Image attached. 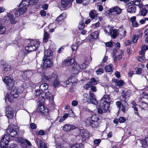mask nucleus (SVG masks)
I'll return each instance as SVG.
<instances>
[{
  "mask_svg": "<svg viewBox=\"0 0 148 148\" xmlns=\"http://www.w3.org/2000/svg\"><path fill=\"white\" fill-rule=\"evenodd\" d=\"M141 49L143 50V51H145L146 50H148V46L145 45H143L141 47Z\"/></svg>",
  "mask_w": 148,
  "mask_h": 148,
  "instance_id": "nucleus-54",
  "label": "nucleus"
},
{
  "mask_svg": "<svg viewBox=\"0 0 148 148\" xmlns=\"http://www.w3.org/2000/svg\"><path fill=\"white\" fill-rule=\"evenodd\" d=\"M40 146V148H47V143L44 142L40 140L39 146Z\"/></svg>",
  "mask_w": 148,
  "mask_h": 148,
  "instance_id": "nucleus-40",
  "label": "nucleus"
},
{
  "mask_svg": "<svg viewBox=\"0 0 148 148\" xmlns=\"http://www.w3.org/2000/svg\"><path fill=\"white\" fill-rule=\"evenodd\" d=\"M36 134L37 135L43 136L46 134L44 130H40L39 131L36 132Z\"/></svg>",
  "mask_w": 148,
  "mask_h": 148,
  "instance_id": "nucleus-44",
  "label": "nucleus"
},
{
  "mask_svg": "<svg viewBox=\"0 0 148 148\" xmlns=\"http://www.w3.org/2000/svg\"><path fill=\"white\" fill-rule=\"evenodd\" d=\"M147 13V10L146 9L145 7H144L140 9L139 13L137 16L139 15V16H144L146 15Z\"/></svg>",
  "mask_w": 148,
  "mask_h": 148,
  "instance_id": "nucleus-25",
  "label": "nucleus"
},
{
  "mask_svg": "<svg viewBox=\"0 0 148 148\" xmlns=\"http://www.w3.org/2000/svg\"><path fill=\"white\" fill-rule=\"evenodd\" d=\"M10 140L9 136L4 134L2 136L1 142V148H7Z\"/></svg>",
  "mask_w": 148,
  "mask_h": 148,
  "instance_id": "nucleus-8",
  "label": "nucleus"
},
{
  "mask_svg": "<svg viewBox=\"0 0 148 148\" xmlns=\"http://www.w3.org/2000/svg\"><path fill=\"white\" fill-rule=\"evenodd\" d=\"M85 25L84 23V18L79 22L78 27L79 30H82L84 28Z\"/></svg>",
  "mask_w": 148,
  "mask_h": 148,
  "instance_id": "nucleus-36",
  "label": "nucleus"
},
{
  "mask_svg": "<svg viewBox=\"0 0 148 148\" xmlns=\"http://www.w3.org/2000/svg\"><path fill=\"white\" fill-rule=\"evenodd\" d=\"M74 0H61V6L63 9L71 6Z\"/></svg>",
  "mask_w": 148,
  "mask_h": 148,
  "instance_id": "nucleus-16",
  "label": "nucleus"
},
{
  "mask_svg": "<svg viewBox=\"0 0 148 148\" xmlns=\"http://www.w3.org/2000/svg\"><path fill=\"white\" fill-rule=\"evenodd\" d=\"M85 123L88 126H91L92 128H96L99 126L100 123L93 121L90 120V119H87L85 121Z\"/></svg>",
  "mask_w": 148,
  "mask_h": 148,
  "instance_id": "nucleus-12",
  "label": "nucleus"
},
{
  "mask_svg": "<svg viewBox=\"0 0 148 148\" xmlns=\"http://www.w3.org/2000/svg\"><path fill=\"white\" fill-rule=\"evenodd\" d=\"M122 10L118 6H116L108 10V14H110L112 12H115L116 14H119L121 12Z\"/></svg>",
  "mask_w": 148,
  "mask_h": 148,
  "instance_id": "nucleus-20",
  "label": "nucleus"
},
{
  "mask_svg": "<svg viewBox=\"0 0 148 148\" xmlns=\"http://www.w3.org/2000/svg\"><path fill=\"white\" fill-rule=\"evenodd\" d=\"M42 81L45 82H53V85L55 87L58 86L60 82L58 80V76L56 74L52 73L51 76H47L45 75L42 78Z\"/></svg>",
  "mask_w": 148,
  "mask_h": 148,
  "instance_id": "nucleus-4",
  "label": "nucleus"
},
{
  "mask_svg": "<svg viewBox=\"0 0 148 148\" xmlns=\"http://www.w3.org/2000/svg\"><path fill=\"white\" fill-rule=\"evenodd\" d=\"M74 59L71 58L70 57H68L66 59H64L62 61V65L63 67H67L72 65L73 63V60Z\"/></svg>",
  "mask_w": 148,
  "mask_h": 148,
  "instance_id": "nucleus-13",
  "label": "nucleus"
},
{
  "mask_svg": "<svg viewBox=\"0 0 148 148\" xmlns=\"http://www.w3.org/2000/svg\"><path fill=\"white\" fill-rule=\"evenodd\" d=\"M48 88V86L47 83H44L42 84L40 86L39 88L40 90L44 92L47 90Z\"/></svg>",
  "mask_w": 148,
  "mask_h": 148,
  "instance_id": "nucleus-32",
  "label": "nucleus"
},
{
  "mask_svg": "<svg viewBox=\"0 0 148 148\" xmlns=\"http://www.w3.org/2000/svg\"><path fill=\"white\" fill-rule=\"evenodd\" d=\"M3 71H9L11 69V65L9 64L5 63L3 65Z\"/></svg>",
  "mask_w": 148,
  "mask_h": 148,
  "instance_id": "nucleus-28",
  "label": "nucleus"
},
{
  "mask_svg": "<svg viewBox=\"0 0 148 148\" xmlns=\"http://www.w3.org/2000/svg\"><path fill=\"white\" fill-rule=\"evenodd\" d=\"M6 28L5 26L2 24L0 25V34H2L5 33Z\"/></svg>",
  "mask_w": 148,
  "mask_h": 148,
  "instance_id": "nucleus-39",
  "label": "nucleus"
},
{
  "mask_svg": "<svg viewBox=\"0 0 148 148\" xmlns=\"http://www.w3.org/2000/svg\"><path fill=\"white\" fill-rule=\"evenodd\" d=\"M140 143L143 147L148 146V136L145 137V139H143L140 141Z\"/></svg>",
  "mask_w": 148,
  "mask_h": 148,
  "instance_id": "nucleus-27",
  "label": "nucleus"
},
{
  "mask_svg": "<svg viewBox=\"0 0 148 148\" xmlns=\"http://www.w3.org/2000/svg\"><path fill=\"white\" fill-rule=\"evenodd\" d=\"M122 93L121 96L124 99H121V101H117L116 102V104L117 108L119 109L118 111H119L120 109L123 112H125L128 106L126 101L129 99L132 93V91L129 90H127L125 92L123 91Z\"/></svg>",
  "mask_w": 148,
  "mask_h": 148,
  "instance_id": "nucleus-1",
  "label": "nucleus"
},
{
  "mask_svg": "<svg viewBox=\"0 0 148 148\" xmlns=\"http://www.w3.org/2000/svg\"><path fill=\"white\" fill-rule=\"evenodd\" d=\"M15 16L16 17H18L20 16L22 14H21L20 12V11H18V10L17 9L16 10V11L14 13Z\"/></svg>",
  "mask_w": 148,
  "mask_h": 148,
  "instance_id": "nucleus-63",
  "label": "nucleus"
},
{
  "mask_svg": "<svg viewBox=\"0 0 148 148\" xmlns=\"http://www.w3.org/2000/svg\"><path fill=\"white\" fill-rule=\"evenodd\" d=\"M143 33L142 32H139V35H134L132 38V41L134 43H136L138 39V38L140 36H141Z\"/></svg>",
  "mask_w": 148,
  "mask_h": 148,
  "instance_id": "nucleus-30",
  "label": "nucleus"
},
{
  "mask_svg": "<svg viewBox=\"0 0 148 148\" xmlns=\"http://www.w3.org/2000/svg\"><path fill=\"white\" fill-rule=\"evenodd\" d=\"M94 37H93L92 34L91 33V34H89L88 36V41L90 42H91L94 40L95 39H94Z\"/></svg>",
  "mask_w": 148,
  "mask_h": 148,
  "instance_id": "nucleus-50",
  "label": "nucleus"
},
{
  "mask_svg": "<svg viewBox=\"0 0 148 148\" xmlns=\"http://www.w3.org/2000/svg\"><path fill=\"white\" fill-rule=\"evenodd\" d=\"M42 66L45 68H49L52 66L53 62L52 59H43Z\"/></svg>",
  "mask_w": 148,
  "mask_h": 148,
  "instance_id": "nucleus-15",
  "label": "nucleus"
},
{
  "mask_svg": "<svg viewBox=\"0 0 148 148\" xmlns=\"http://www.w3.org/2000/svg\"><path fill=\"white\" fill-rule=\"evenodd\" d=\"M89 16L92 20L94 19L98 16L96 11L94 10H91L89 13Z\"/></svg>",
  "mask_w": 148,
  "mask_h": 148,
  "instance_id": "nucleus-23",
  "label": "nucleus"
},
{
  "mask_svg": "<svg viewBox=\"0 0 148 148\" xmlns=\"http://www.w3.org/2000/svg\"><path fill=\"white\" fill-rule=\"evenodd\" d=\"M44 93H45V92L42 91V90H40L39 89H37L35 91L34 94L36 96L38 97L40 95H43Z\"/></svg>",
  "mask_w": 148,
  "mask_h": 148,
  "instance_id": "nucleus-41",
  "label": "nucleus"
},
{
  "mask_svg": "<svg viewBox=\"0 0 148 148\" xmlns=\"http://www.w3.org/2000/svg\"><path fill=\"white\" fill-rule=\"evenodd\" d=\"M110 35H111L112 38L113 39L115 38L117 36V30L116 29H113L110 30Z\"/></svg>",
  "mask_w": 148,
  "mask_h": 148,
  "instance_id": "nucleus-31",
  "label": "nucleus"
},
{
  "mask_svg": "<svg viewBox=\"0 0 148 148\" xmlns=\"http://www.w3.org/2000/svg\"><path fill=\"white\" fill-rule=\"evenodd\" d=\"M142 69L138 68L136 71V73L138 75H140L142 73Z\"/></svg>",
  "mask_w": 148,
  "mask_h": 148,
  "instance_id": "nucleus-62",
  "label": "nucleus"
},
{
  "mask_svg": "<svg viewBox=\"0 0 148 148\" xmlns=\"http://www.w3.org/2000/svg\"><path fill=\"white\" fill-rule=\"evenodd\" d=\"M38 106H44L45 99L44 97L41 96L38 98Z\"/></svg>",
  "mask_w": 148,
  "mask_h": 148,
  "instance_id": "nucleus-37",
  "label": "nucleus"
},
{
  "mask_svg": "<svg viewBox=\"0 0 148 148\" xmlns=\"http://www.w3.org/2000/svg\"><path fill=\"white\" fill-rule=\"evenodd\" d=\"M113 65L110 64L108 65L105 66V70L106 72H110L113 71Z\"/></svg>",
  "mask_w": 148,
  "mask_h": 148,
  "instance_id": "nucleus-33",
  "label": "nucleus"
},
{
  "mask_svg": "<svg viewBox=\"0 0 148 148\" xmlns=\"http://www.w3.org/2000/svg\"><path fill=\"white\" fill-rule=\"evenodd\" d=\"M79 134L84 141L86 140L89 138V134L88 130L86 129H79Z\"/></svg>",
  "mask_w": 148,
  "mask_h": 148,
  "instance_id": "nucleus-11",
  "label": "nucleus"
},
{
  "mask_svg": "<svg viewBox=\"0 0 148 148\" xmlns=\"http://www.w3.org/2000/svg\"><path fill=\"white\" fill-rule=\"evenodd\" d=\"M53 56V51L51 50L48 49L45 51L43 59H52Z\"/></svg>",
  "mask_w": 148,
  "mask_h": 148,
  "instance_id": "nucleus-19",
  "label": "nucleus"
},
{
  "mask_svg": "<svg viewBox=\"0 0 148 148\" xmlns=\"http://www.w3.org/2000/svg\"><path fill=\"white\" fill-rule=\"evenodd\" d=\"M37 110L41 113V115L44 116L46 119L50 118L49 110L47 107L44 106H38Z\"/></svg>",
  "mask_w": 148,
  "mask_h": 148,
  "instance_id": "nucleus-6",
  "label": "nucleus"
},
{
  "mask_svg": "<svg viewBox=\"0 0 148 148\" xmlns=\"http://www.w3.org/2000/svg\"><path fill=\"white\" fill-rule=\"evenodd\" d=\"M18 10V11H20L21 14H22L25 13L27 10V7H24L22 5L21 8H19Z\"/></svg>",
  "mask_w": 148,
  "mask_h": 148,
  "instance_id": "nucleus-38",
  "label": "nucleus"
},
{
  "mask_svg": "<svg viewBox=\"0 0 148 148\" xmlns=\"http://www.w3.org/2000/svg\"><path fill=\"white\" fill-rule=\"evenodd\" d=\"M88 102L89 103L94 104L95 102H97L95 95L92 91L89 92V99H88Z\"/></svg>",
  "mask_w": 148,
  "mask_h": 148,
  "instance_id": "nucleus-18",
  "label": "nucleus"
},
{
  "mask_svg": "<svg viewBox=\"0 0 148 148\" xmlns=\"http://www.w3.org/2000/svg\"><path fill=\"white\" fill-rule=\"evenodd\" d=\"M68 79L71 84H73L75 82L74 80V79H75V78L74 77H73V76L71 77H70L69 78H68Z\"/></svg>",
  "mask_w": 148,
  "mask_h": 148,
  "instance_id": "nucleus-52",
  "label": "nucleus"
},
{
  "mask_svg": "<svg viewBox=\"0 0 148 148\" xmlns=\"http://www.w3.org/2000/svg\"><path fill=\"white\" fill-rule=\"evenodd\" d=\"M113 82L117 84V85L120 87L123 86L124 82L122 80H119L118 79H112Z\"/></svg>",
  "mask_w": 148,
  "mask_h": 148,
  "instance_id": "nucleus-26",
  "label": "nucleus"
},
{
  "mask_svg": "<svg viewBox=\"0 0 148 148\" xmlns=\"http://www.w3.org/2000/svg\"><path fill=\"white\" fill-rule=\"evenodd\" d=\"M132 108H134L135 114L136 115H137L138 116H139L140 115L138 113V108L136 107V106H132Z\"/></svg>",
  "mask_w": 148,
  "mask_h": 148,
  "instance_id": "nucleus-49",
  "label": "nucleus"
},
{
  "mask_svg": "<svg viewBox=\"0 0 148 148\" xmlns=\"http://www.w3.org/2000/svg\"><path fill=\"white\" fill-rule=\"evenodd\" d=\"M79 42H77V43L73 44L71 46L72 49L73 51H75L77 49V44L79 43Z\"/></svg>",
  "mask_w": 148,
  "mask_h": 148,
  "instance_id": "nucleus-48",
  "label": "nucleus"
},
{
  "mask_svg": "<svg viewBox=\"0 0 148 148\" xmlns=\"http://www.w3.org/2000/svg\"><path fill=\"white\" fill-rule=\"evenodd\" d=\"M69 114L70 115V116L73 117L74 116V112L71 109L69 110L68 111Z\"/></svg>",
  "mask_w": 148,
  "mask_h": 148,
  "instance_id": "nucleus-56",
  "label": "nucleus"
},
{
  "mask_svg": "<svg viewBox=\"0 0 148 148\" xmlns=\"http://www.w3.org/2000/svg\"><path fill=\"white\" fill-rule=\"evenodd\" d=\"M40 43L38 40H32L25 47V49L28 52L34 51L38 49Z\"/></svg>",
  "mask_w": 148,
  "mask_h": 148,
  "instance_id": "nucleus-5",
  "label": "nucleus"
},
{
  "mask_svg": "<svg viewBox=\"0 0 148 148\" xmlns=\"http://www.w3.org/2000/svg\"><path fill=\"white\" fill-rule=\"evenodd\" d=\"M33 75V73L31 70H27L23 72L22 76L24 79L27 80V79L31 77Z\"/></svg>",
  "mask_w": 148,
  "mask_h": 148,
  "instance_id": "nucleus-21",
  "label": "nucleus"
},
{
  "mask_svg": "<svg viewBox=\"0 0 148 148\" xmlns=\"http://www.w3.org/2000/svg\"><path fill=\"white\" fill-rule=\"evenodd\" d=\"M66 14L64 13H62L60 14L59 16H58L56 19V21L58 22L61 21L62 20L65 18Z\"/></svg>",
  "mask_w": 148,
  "mask_h": 148,
  "instance_id": "nucleus-34",
  "label": "nucleus"
},
{
  "mask_svg": "<svg viewBox=\"0 0 148 148\" xmlns=\"http://www.w3.org/2000/svg\"><path fill=\"white\" fill-rule=\"evenodd\" d=\"M40 14L41 16H45L46 15V12L44 10H41L40 11Z\"/></svg>",
  "mask_w": 148,
  "mask_h": 148,
  "instance_id": "nucleus-59",
  "label": "nucleus"
},
{
  "mask_svg": "<svg viewBox=\"0 0 148 148\" xmlns=\"http://www.w3.org/2000/svg\"><path fill=\"white\" fill-rule=\"evenodd\" d=\"M119 122L120 123H123L125 122L126 121L125 118L123 117H120L119 119Z\"/></svg>",
  "mask_w": 148,
  "mask_h": 148,
  "instance_id": "nucleus-53",
  "label": "nucleus"
},
{
  "mask_svg": "<svg viewBox=\"0 0 148 148\" xmlns=\"http://www.w3.org/2000/svg\"><path fill=\"white\" fill-rule=\"evenodd\" d=\"M30 126L31 128L33 130L35 129L37 127L36 124L34 123H32L30 125Z\"/></svg>",
  "mask_w": 148,
  "mask_h": 148,
  "instance_id": "nucleus-58",
  "label": "nucleus"
},
{
  "mask_svg": "<svg viewBox=\"0 0 148 148\" xmlns=\"http://www.w3.org/2000/svg\"><path fill=\"white\" fill-rule=\"evenodd\" d=\"M100 23L99 21H98L95 24H92V26L93 27L95 26V27H98L100 26Z\"/></svg>",
  "mask_w": 148,
  "mask_h": 148,
  "instance_id": "nucleus-61",
  "label": "nucleus"
},
{
  "mask_svg": "<svg viewBox=\"0 0 148 148\" xmlns=\"http://www.w3.org/2000/svg\"><path fill=\"white\" fill-rule=\"evenodd\" d=\"M88 119H90V120L92 121H93L97 122L100 123L102 118L101 115L97 114H94L92 115L90 118H89Z\"/></svg>",
  "mask_w": 148,
  "mask_h": 148,
  "instance_id": "nucleus-17",
  "label": "nucleus"
},
{
  "mask_svg": "<svg viewBox=\"0 0 148 148\" xmlns=\"http://www.w3.org/2000/svg\"><path fill=\"white\" fill-rule=\"evenodd\" d=\"M69 114L67 113H65L61 117L60 119L59 120V122H62L64 121L68 117Z\"/></svg>",
  "mask_w": 148,
  "mask_h": 148,
  "instance_id": "nucleus-42",
  "label": "nucleus"
},
{
  "mask_svg": "<svg viewBox=\"0 0 148 148\" xmlns=\"http://www.w3.org/2000/svg\"><path fill=\"white\" fill-rule=\"evenodd\" d=\"M89 83H90L91 85L92 86L97 84V82L95 78L92 77L90 79V81L89 82Z\"/></svg>",
  "mask_w": 148,
  "mask_h": 148,
  "instance_id": "nucleus-43",
  "label": "nucleus"
},
{
  "mask_svg": "<svg viewBox=\"0 0 148 148\" xmlns=\"http://www.w3.org/2000/svg\"><path fill=\"white\" fill-rule=\"evenodd\" d=\"M29 0H23L19 4V6L23 5L24 7L28 6L29 4Z\"/></svg>",
  "mask_w": 148,
  "mask_h": 148,
  "instance_id": "nucleus-35",
  "label": "nucleus"
},
{
  "mask_svg": "<svg viewBox=\"0 0 148 148\" xmlns=\"http://www.w3.org/2000/svg\"><path fill=\"white\" fill-rule=\"evenodd\" d=\"M113 44L111 42H109L106 43V45L109 47H111L113 46Z\"/></svg>",
  "mask_w": 148,
  "mask_h": 148,
  "instance_id": "nucleus-57",
  "label": "nucleus"
},
{
  "mask_svg": "<svg viewBox=\"0 0 148 148\" xmlns=\"http://www.w3.org/2000/svg\"><path fill=\"white\" fill-rule=\"evenodd\" d=\"M145 58L144 56H139L137 58L138 61L142 62H145Z\"/></svg>",
  "mask_w": 148,
  "mask_h": 148,
  "instance_id": "nucleus-51",
  "label": "nucleus"
},
{
  "mask_svg": "<svg viewBox=\"0 0 148 148\" xmlns=\"http://www.w3.org/2000/svg\"><path fill=\"white\" fill-rule=\"evenodd\" d=\"M3 81L8 86L9 90L13 89L14 87V81L10 77L5 76L3 79Z\"/></svg>",
  "mask_w": 148,
  "mask_h": 148,
  "instance_id": "nucleus-7",
  "label": "nucleus"
},
{
  "mask_svg": "<svg viewBox=\"0 0 148 148\" xmlns=\"http://www.w3.org/2000/svg\"><path fill=\"white\" fill-rule=\"evenodd\" d=\"M110 97V95L105 94L99 101L97 102V104L99 107L104 110V112H107L109 110L111 103Z\"/></svg>",
  "mask_w": 148,
  "mask_h": 148,
  "instance_id": "nucleus-2",
  "label": "nucleus"
},
{
  "mask_svg": "<svg viewBox=\"0 0 148 148\" xmlns=\"http://www.w3.org/2000/svg\"><path fill=\"white\" fill-rule=\"evenodd\" d=\"M75 59H74L73 60V63L72 65V69L71 71V73L73 74L77 75L80 71L81 68L79 64H77L76 62H75Z\"/></svg>",
  "mask_w": 148,
  "mask_h": 148,
  "instance_id": "nucleus-10",
  "label": "nucleus"
},
{
  "mask_svg": "<svg viewBox=\"0 0 148 148\" xmlns=\"http://www.w3.org/2000/svg\"><path fill=\"white\" fill-rule=\"evenodd\" d=\"M92 35L94 37V39H97L99 37V33L98 31H96L92 33Z\"/></svg>",
  "mask_w": 148,
  "mask_h": 148,
  "instance_id": "nucleus-45",
  "label": "nucleus"
},
{
  "mask_svg": "<svg viewBox=\"0 0 148 148\" xmlns=\"http://www.w3.org/2000/svg\"><path fill=\"white\" fill-rule=\"evenodd\" d=\"M73 126L69 124H65L64 125L63 130L65 132H69L74 129Z\"/></svg>",
  "mask_w": 148,
  "mask_h": 148,
  "instance_id": "nucleus-24",
  "label": "nucleus"
},
{
  "mask_svg": "<svg viewBox=\"0 0 148 148\" xmlns=\"http://www.w3.org/2000/svg\"><path fill=\"white\" fill-rule=\"evenodd\" d=\"M82 146V143H76L73 145L71 148H81Z\"/></svg>",
  "mask_w": 148,
  "mask_h": 148,
  "instance_id": "nucleus-47",
  "label": "nucleus"
},
{
  "mask_svg": "<svg viewBox=\"0 0 148 148\" xmlns=\"http://www.w3.org/2000/svg\"><path fill=\"white\" fill-rule=\"evenodd\" d=\"M136 7L134 5H128L127 9V11L128 13L130 14L135 13L136 10Z\"/></svg>",
  "mask_w": 148,
  "mask_h": 148,
  "instance_id": "nucleus-22",
  "label": "nucleus"
},
{
  "mask_svg": "<svg viewBox=\"0 0 148 148\" xmlns=\"http://www.w3.org/2000/svg\"><path fill=\"white\" fill-rule=\"evenodd\" d=\"M104 71L103 69L102 68H99L96 71L97 75H100L103 73Z\"/></svg>",
  "mask_w": 148,
  "mask_h": 148,
  "instance_id": "nucleus-46",
  "label": "nucleus"
},
{
  "mask_svg": "<svg viewBox=\"0 0 148 148\" xmlns=\"http://www.w3.org/2000/svg\"><path fill=\"white\" fill-rule=\"evenodd\" d=\"M5 116L9 118H12L14 116L13 109L9 106H6L5 107Z\"/></svg>",
  "mask_w": 148,
  "mask_h": 148,
  "instance_id": "nucleus-14",
  "label": "nucleus"
},
{
  "mask_svg": "<svg viewBox=\"0 0 148 148\" xmlns=\"http://www.w3.org/2000/svg\"><path fill=\"white\" fill-rule=\"evenodd\" d=\"M11 90L10 93L7 94V99L10 102H13L14 98H17L18 97L24 90V88L21 86H19L17 88L15 87Z\"/></svg>",
  "mask_w": 148,
  "mask_h": 148,
  "instance_id": "nucleus-3",
  "label": "nucleus"
},
{
  "mask_svg": "<svg viewBox=\"0 0 148 148\" xmlns=\"http://www.w3.org/2000/svg\"><path fill=\"white\" fill-rule=\"evenodd\" d=\"M7 148H18L17 145L16 144H13L10 145V146Z\"/></svg>",
  "mask_w": 148,
  "mask_h": 148,
  "instance_id": "nucleus-64",
  "label": "nucleus"
},
{
  "mask_svg": "<svg viewBox=\"0 0 148 148\" xmlns=\"http://www.w3.org/2000/svg\"><path fill=\"white\" fill-rule=\"evenodd\" d=\"M64 49V47L63 46L61 47L57 51L58 53H60L62 52Z\"/></svg>",
  "mask_w": 148,
  "mask_h": 148,
  "instance_id": "nucleus-60",
  "label": "nucleus"
},
{
  "mask_svg": "<svg viewBox=\"0 0 148 148\" xmlns=\"http://www.w3.org/2000/svg\"><path fill=\"white\" fill-rule=\"evenodd\" d=\"M17 130L16 129L15 130L14 129L10 126H8L6 130V133L8 134L6 135L9 136L10 138V136L12 137H16L18 136Z\"/></svg>",
  "mask_w": 148,
  "mask_h": 148,
  "instance_id": "nucleus-9",
  "label": "nucleus"
},
{
  "mask_svg": "<svg viewBox=\"0 0 148 148\" xmlns=\"http://www.w3.org/2000/svg\"><path fill=\"white\" fill-rule=\"evenodd\" d=\"M101 140L100 139H95L94 141V144L97 145H98L101 142Z\"/></svg>",
  "mask_w": 148,
  "mask_h": 148,
  "instance_id": "nucleus-55",
  "label": "nucleus"
},
{
  "mask_svg": "<svg viewBox=\"0 0 148 148\" xmlns=\"http://www.w3.org/2000/svg\"><path fill=\"white\" fill-rule=\"evenodd\" d=\"M50 37L49 34L47 32H45L43 36V42L44 43L47 42Z\"/></svg>",
  "mask_w": 148,
  "mask_h": 148,
  "instance_id": "nucleus-29",
  "label": "nucleus"
}]
</instances>
